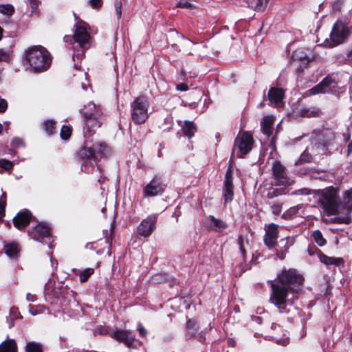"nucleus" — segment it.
I'll return each instance as SVG.
<instances>
[{"mask_svg": "<svg viewBox=\"0 0 352 352\" xmlns=\"http://www.w3.org/2000/svg\"><path fill=\"white\" fill-rule=\"evenodd\" d=\"M184 134L188 138L194 136L197 127V125L192 121L185 120L184 124L181 125Z\"/></svg>", "mask_w": 352, "mask_h": 352, "instance_id": "nucleus-23", "label": "nucleus"}, {"mask_svg": "<svg viewBox=\"0 0 352 352\" xmlns=\"http://www.w3.org/2000/svg\"><path fill=\"white\" fill-rule=\"evenodd\" d=\"M165 189V185L162 182L161 179L155 176L143 189L144 197H155L162 195Z\"/></svg>", "mask_w": 352, "mask_h": 352, "instance_id": "nucleus-13", "label": "nucleus"}, {"mask_svg": "<svg viewBox=\"0 0 352 352\" xmlns=\"http://www.w3.org/2000/svg\"><path fill=\"white\" fill-rule=\"evenodd\" d=\"M271 208H272V213L276 215L279 214L280 212H281V206L278 204H273L271 206Z\"/></svg>", "mask_w": 352, "mask_h": 352, "instance_id": "nucleus-50", "label": "nucleus"}, {"mask_svg": "<svg viewBox=\"0 0 352 352\" xmlns=\"http://www.w3.org/2000/svg\"><path fill=\"white\" fill-rule=\"evenodd\" d=\"M4 252L9 257L15 258L19 253V248L16 243L11 242L4 245Z\"/></svg>", "mask_w": 352, "mask_h": 352, "instance_id": "nucleus-27", "label": "nucleus"}, {"mask_svg": "<svg viewBox=\"0 0 352 352\" xmlns=\"http://www.w3.org/2000/svg\"><path fill=\"white\" fill-rule=\"evenodd\" d=\"M137 330L139 332V334L141 337H145L146 335V329L142 325V324L138 323Z\"/></svg>", "mask_w": 352, "mask_h": 352, "instance_id": "nucleus-51", "label": "nucleus"}, {"mask_svg": "<svg viewBox=\"0 0 352 352\" xmlns=\"http://www.w3.org/2000/svg\"><path fill=\"white\" fill-rule=\"evenodd\" d=\"M115 14L117 19L119 20L122 16V2L120 0L115 1Z\"/></svg>", "mask_w": 352, "mask_h": 352, "instance_id": "nucleus-42", "label": "nucleus"}, {"mask_svg": "<svg viewBox=\"0 0 352 352\" xmlns=\"http://www.w3.org/2000/svg\"><path fill=\"white\" fill-rule=\"evenodd\" d=\"M80 112L84 117V131L91 132L101 126L102 111L100 106L89 102Z\"/></svg>", "mask_w": 352, "mask_h": 352, "instance_id": "nucleus-5", "label": "nucleus"}, {"mask_svg": "<svg viewBox=\"0 0 352 352\" xmlns=\"http://www.w3.org/2000/svg\"><path fill=\"white\" fill-rule=\"evenodd\" d=\"M14 12V7L10 4L0 5V12L3 14L11 16Z\"/></svg>", "mask_w": 352, "mask_h": 352, "instance_id": "nucleus-37", "label": "nucleus"}, {"mask_svg": "<svg viewBox=\"0 0 352 352\" xmlns=\"http://www.w3.org/2000/svg\"><path fill=\"white\" fill-rule=\"evenodd\" d=\"M253 138L251 134L243 132L241 135H237L234 142V151L238 150L237 157H243L248 154L252 148Z\"/></svg>", "mask_w": 352, "mask_h": 352, "instance_id": "nucleus-12", "label": "nucleus"}, {"mask_svg": "<svg viewBox=\"0 0 352 352\" xmlns=\"http://www.w3.org/2000/svg\"><path fill=\"white\" fill-rule=\"evenodd\" d=\"M320 143L323 146L330 144L336 138L335 133L329 129H324L317 135Z\"/></svg>", "mask_w": 352, "mask_h": 352, "instance_id": "nucleus-21", "label": "nucleus"}, {"mask_svg": "<svg viewBox=\"0 0 352 352\" xmlns=\"http://www.w3.org/2000/svg\"><path fill=\"white\" fill-rule=\"evenodd\" d=\"M350 85H349V91L351 92L352 90V80L349 79Z\"/></svg>", "mask_w": 352, "mask_h": 352, "instance_id": "nucleus-64", "label": "nucleus"}, {"mask_svg": "<svg viewBox=\"0 0 352 352\" xmlns=\"http://www.w3.org/2000/svg\"><path fill=\"white\" fill-rule=\"evenodd\" d=\"M314 241L319 245L323 246L326 244L327 241L323 237L322 232L319 230H316L313 232L311 234Z\"/></svg>", "mask_w": 352, "mask_h": 352, "instance_id": "nucleus-32", "label": "nucleus"}, {"mask_svg": "<svg viewBox=\"0 0 352 352\" xmlns=\"http://www.w3.org/2000/svg\"><path fill=\"white\" fill-rule=\"evenodd\" d=\"M90 6L94 9H99L102 5V0H89Z\"/></svg>", "mask_w": 352, "mask_h": 352, "instance_id": "nucleus-47", "label": "nucleus"}, {"mask_svg": "<svg viewBox=\"0 0 352 352\" xmlns=\"http://www.w3.org/2000/svg\"><path fill=\"white\" fill-rule=\"evenodd\" d=\"M303 282V277L296 270H283L272 283L270 302L276 307L280 313L286 312L289 293H296Z\"/></svg>", "mask_w": 352, "mask_h": 352, "instance_id": "nucleus-1", "label": "nucleus"}, {"mask_svg": "<svg viewBox=\"0 0 352 352\" xmlns=\"http://www.w3.org/2000/svg\"><path fill=\"white\" fill-rule=\"evenodd\" d=\"M9 154H10L12 156H14L16 153L12 149H10Z\"/></svg>", "mask_w": 352, "mask_h": 352, "instance_id": "nucleus-63", "label": "nucleus"}, {"mask_svg": "<svg viewBox=\"0 0 352 352\" xmlns=\"http://www.w3.org/2000/svg\"><path fill=\"white\" fill-rule=\"evenodd\" d=\"M73 37L74 40L72 47L74 52L73 58L75 61V58L79 60L84 56L85 50L87 49V45L90 39V35L85 27L77 25Z\"/></svg>", "mask_w": 352, "mask_h": 352, "instance_id": "nucleus-8", "label": "nucleus"}, {"mask_svg": "<svg viewBox=\"0 0 352 352\" xmlns=\"http://www.w3.org/2000/svg\"><path fill=\"white\" fill-rule=\"evenodd\" d=\"M28 1L33 10L37 9L38 6V1L37 0H28Z\"/></svg>", "mask_w": 352, "mask_h": 352, "instance_id": "nucleus-53", "label": "nucleus"}, {"mask_svg": "<svg viewBox=\"0 0 352 352\" xmlns=\"http://www.w3.org/2000/svg\"><path fill=\"white\" fill-rule=\"evenodd\" d=\"M318 258L321 263L326 265H334L339 266L343 261L341 258L330 257L324 254L320 251L318 253Z\"/></svg>", "mask_w": 352, "mask_h": 352, "instance_id": "nucleus-25", "label": "nucleus"}, {"mask_svg": "<svg viewBox=\"0 0 352 352\" xmlns=\"http://www.w3.org/2000/svg\"><path fill=\"white\" fill-rule=\"evenodd\" d=\"M110 337L119 342H122L128 348H138L141 342L135 338L134 333L129 330L116 329L109 333Z\"/></svg>", "mask_w": 352, "mask_h": 352, "instance_id": "nucleus-11", "label": "nucleus"}, {"mask_svg": "<svg viewBox=\"0 0 352 352\" xmlns=\"http://www.w3.org/2000/svg\"><path fill=\"white\" fill-rule=\"evenodd\" d=\"M196 327H197V324L195 322H194L191 320H188L187 322L186 329H187L188 333L190 337H195V333L191 331V329H195Z\"/></svg>", "mask_w": 352, "mask_h": 352, "instance_id": "nucleus-44", "label": "nucleus"}, {"mask_svg": "<svg viewBox=\"0 0 352 352\" xmlns=\"http://www.w3.org/2000/svg\"><path fill=\"white\" fill-rule=\"evenodd\" d=\"M25 352H43V346L38 342H29L26 344Z\"/></svg>", "mask_w": 352, "mask_h": 352, "instance_id": "nucleus-29", "label": "nucleus"}, {"mask_svg": "<svg viewBox=\"0 0 352 352\" xmlns=\"http://www.w3.org/2000/svg\"><path fill=\"white\" fill-rule=\"evenodd\" d=\"M274 196H276V195H274V193L272 192H268L267 195V198L269 199H272L274 197Z\"/></svg>", "mask_w": 352, "mask_h": 352, "instance_id": "nucleus-60", "label": "nucleus"}, {"mask_svg": "<svg viewBox=\"0 0 352 352\" xmlns=\"http://www.w3.org/2000/svg\"><path fill=\"white\" fill-rule=\"evenodd\" d=\"M318 202L327 216L336 215L341 223L349 224L352 213V188L344 191L342 200H339L338 190L327 188L318 194Z\"/></svg>", "mask_w": 352, "mask_h": 352, "instance_id": "nucleus-2", "label": "nucleus"}, {"mask_svg": "<svg viewBox=\"0 0 352 352\" xmlns=\"http://www.w3.org/2000/svg\"><path fill=\"white\" fill-rule=\"evenodd\" d=\"M288 212H289L290 214H294L296 212V209L292 208H290L288 211Z\"/></svg>", "mask_w": 352, "mask_h": 352, "instance_id": "nucleus-61", "label": "nucleus"}, {"mask_svg": "<svg viewBox=\"0 0 352 352\" xmlns=\"http://www.w3.org/2000/svg\"><path fill=\"white\" fill-rule=\"evenodd\" d=\"M312 190L308 188H301L296 190L294 194V195H310L311 194Z\"/></svg>", "mask_w": 352, "mask_h": 352, "instance_id": "nucleus-49", "label": "nucleus"}, {"mask_svg": "<svg viewBox=\"0 0 352 352\" xmlns=\"http://www.w3.org/2000/svg\"><path fill=\"white\" fill-rule=\"evenodd\" d=\"M223 195L225 203L231 202L233 199L232 170L230 167L227 169L225 175Z\"/></svg>", "mask_w": 352, "mask_h": 352, "instance_id": "nucleus-16", "label": "nucleus"}, {"mask_svg": "<svg viewBox=\"0 0 352 352\" xmlns=\"http://www.w3.org/2000/svg\"><path fill=\"white\" fill-rule=\"evenodd\" d=\"M311 160V156L310 154L307 152V151H305L299 157V158L296 160L295 165L298 166L302 163L309 162Z\"/></svg>", "mask_w": 352, "mask_h": 352, "instance_id": "nucleus-36", "label": "nucleus"}, {"mask_svg": "<svg viewBox=\"0 0 352 352\" xmlns=\"http://www.w3.org/2000/svg\"><path fill=\"white\" fill-rule=\"evenodd\" d=\"M85 144L86 146L78 151V158L82 163V170L91 173L94 170L98 156L106 157L111 153V149L105 143L96 142L89 147L86 141Z\"/></svg>", "mask_w": 352, "mask_h": 352, "instance_id": "nucleus-3", "label": "nucleus"}, {"mask_svg": "<svg viewBox=\"0 0 352 352\" xmlns=\"http://www.w3.org/2000/svg\"><path fill=\"white\" fill-rule=\"evenodd\" d=\"M6 206V195L3 192L0 197V221L5 215V208Z\"/></svg>", "mask_w": 352, "mask_h": 352, "instance_id": "nucleus-39", "label": "nucleus"}, {"mask_svg": "<svg viewBox=\"0 0 352 352\" xmlns=\"http://www.w3.org/2000/svg\"><path fill=\"white\" fill-rule=\"evenodd\" d=\"M272 171L278 184L286 185L288 183L285 167L279 162H275L274 163Z\"/></svg>", "mask_w": 352, "mask_h": 352, "instance_id": "nucleus-19", "label": "nucleus"}, {"mask_svg": "<svg viewBox=\"0 0 352 352\" xmlns=\"http://www.w3.org/2000/svg\"><path fill=\"white\" fill-rule=\"evenodd\" d=\"M271 327L272 329H274V330H276L277 329H280V326L277 324H272Z\"/></svg>", "mask_w": 352, "mask_h": 352, "instance_id": "nucleus-59", "label": "nucleus"}, {"mask_svg": "<svg viewBox=\"0 0 352 352\" xmlns=\"http://www.w3.org/2000/svg\"><path fill=\"white\" fill-rule=\"evenodd\" d=\"M25 60L34 72L46 71L52 63L50 52L42 46H33L25 52Z\"/></svg>", "mask_w": 352, "mask_h": 352, "instance_id": "nucleus-4", "label": "nucleus"}, {"mask_svg": "<svg viewBox=\"0 0 352 352\" xmlns=\"http://www.w3.org/2000/svg\"><path fill=\"white\" fill-rule=\"evenodd\" d=\"M30 237L41 243H48L49 248H52L50 228L45 224L36 221V225L30 227L28 230Z\"/></svg>", "mask_w": 352, "mask_h": 352, "instance_id": "nucleus-10", "label": "nucleus"}, {"mask_svg": "<svg viewBox=\"0 0 352 352\" xmlns=\"http://www.w3.org/2000/svg\"><path fill=\"white\" fill-rule=\"evenodd\" d=\"M348 153H352V141L348 145Z\"/></svg>", "mask_w": 352, "mask_h": 352, "instance_id": "nucleus-58", "label": "nucleus"}, {"mask_svg": "<svg viewBox=\"0 0 352 352\" xmlns=\"http://www.w3.org/2000/svg\"><path fill=\"white\" fill-rule=\"evenodd\" d=\"M72 133V129L67 126H63L60 131V138L64 140H68Z\"/></svg>", "mask_w": 352, "mask_h": 352, "instance_id": "nucleus-40", "label": "nucleus"}, {"mask_svg": "<svg viewBox=\"0 0 352 352\" xmlns=\"http://www.w3.org/2000/svg\"><path fill=\"white\" fill-rule=\"evenodd\" d=\"M11 146L14 148H21L24 146V142L21 138H15L11 142Z\"/></svg>", "mask_w": 352, "mask_h": 352, "instance_id": "nucleus-43", "label": "nucleus"}, {"mask_svg": "<svg viewBox=\"0 0 352 352\" xmlns=\"http://www.w3.org/2000/svg\"><path fill=\"white\" fill-rule=\"evenodd\" d=\"M351 34L349 25L342 21L338 20L333 25L330 33V43L325 41L327 45L332 47L344 43Z\"/></svg>", "mask_w": 352, "mask_h": 352, "instance_id": "nucleus-9", "label": "nucleus"}, {"mask_svg": "<svg viewBox=\"0 0 352 352\" xmlns=\"http://www.w3.org/2000/svg\"><path fill=\"white\" fill-rule=\"evenodd\" d=\"M210 228L216 232H222L228 228V225L221 219L215 218L214 216L209 217Z\"/></svg>", "mask_w": 352, "mask_h": 352, "instance_id": "nucleus-24", "label": "nucleus"}, {"mask_svg": "<svg viewBox=\"0 0 352 352\" xmlns=\"http://www.w3.org/2000/svg\"><path fill=\"white\" fill-rule=\"evenodd\" d=\"M176 89L180 91H186L188 90V87L185 83H179L176 86Z\"/></svg>", "mask_w": 352, "mask_h": 352, "instance_id": "nucleus-52", "label": "nucleus"}, {"mask_svg": "<svg viewBox=\"0 0 352 352\" xmlns=\"http://www.w3.org/2000/svg\"><path fill=\"white\" fill-rule=\"evenodd\" d=\"M346 91V87L338 86V82L334 75L326 76L320 83L309 89L311 95L318 94H331L337 96Z\"/></svg>", "mask_w": 352, "mask_h": 352, "instance_id": "nucleus-7", "label": "nucleus"}, {"mask_svg": "<svg viewBox=\"0 0 352 352\" xmlns=\"http://www.w3.org/2000/svg\"><path fill=\"white\" fill-rule=\"evenodd\" d=\"M26 298L28 301H34L35 296L34 295H32L31 294L28 293L26 295Z\"/></svg>", "mask_w": 352, "mask_h": 352, "instance_id": "nucleus-55", "label": "nucleus"}, {"mask_svg": "<svg viewBox=\"0 0 352 352\" xmlns=\"http://www.w3.org/2000/svg\"><path fill=\"white\" fill-rule=\"evenodd\" d=\"M268 0H246L248 7L258 11H263L267 6Z\"/></svg>", "mask_w": 352, "mask_h": 352, "instance_id": "nucleus-26", "label": "nucleus"}, {"mask_svg": "<svg viewBox=\"0 0 352 352\" xmlns=\"http://www.w3.org/2000/svg\"><path fill=\"white\" fill-rule=\"evenodd\" d=\"M18 318L17 311L12 308L10 311V315L7 317V322L9 328H12L14 325V320Z\"/></svg>", "mask_w": 352, "mask_h": 352, "instance_id": "nucleus-35", "label": "nucleus"}, {"mask_svg": "<svg viewBox=\"0 0 352 352\" xmlns=\"http://www.w3.org/2000/svg\"><path fill=\"white\" fill-rule=\"evenodd\" d=\"M284 94V90L282 88L273 87L269 90L267 97L271 103L280 106Z\"/></svg>", "mask_w": 352, "mask_h": 352, "instance_id": "nucleus-20", "label": "nucleus"}, {"mask_svg": "<svg viewBox=\"0 0 352 352\" xmlns=\"http://www.w3.org/2000/svg\"><path fill=\"white\" fill-rule=\"evenodd\" d=\"M277 343L281 345H286L288 343L287 339L278 340Z\"/></svg>", "mask_w": 352, "mask_h": 352, "instance_id": "nucleus-56", "label": "nucleus"}, {"mask_svg": "<svg viewBox=\"0 0 352 352\" xmlns=\"http://www.w3.org/2000/svg\"><path fill=\"white\" fill-rule=\"evenodd\" d=\"M17 346L14 340L3 341L0 344V352H16Z\"/></svg>", "mask_w": 352, "mask_h": 352, "instance_id": "nucleus-28", "label": "nucleus"}, {"mask_svg": "<svg viewBox=\"0 0 352 352\" xmlns=\"http://www.w3.org/2000/svg\"><path fill=\"white\" fill-rule=\"evenodd\" d=\"M191 6V3L188 0H180L176 5L177 8H189Z\"/></svg>", "mask_w": 352, "mask_h": 352, "instance_id": "nucleus-45", "label": "nucleus"}, {"mask_svg": "<svg viewBox=\"0 0 352 352\" xmlns=\"http://www.w3.org/2000/svg\"><path fill=\"white\" fill-rule=\"evenodd\" d=\"M29 308L30 312L32 316H35L38 314L37 311L34 310V307L31 305H29Z\"/></svg>", "mask_w": 352, "mask_h": 352, "instance_id": "nucleus-57", "label": "nucleus"}, {"mask_svg": "<svg viewBox=\"0 0 352 352\" xmlns=\"http://www.w3.org/2000/svg\"><path fill=\"white\" fill-rule=\"evenodd\" d=\"M0 168L10 171L13 168V162L6 159H0Z\"/></svg>", "mask_w": 352, "mask_h": 352, "instance_id": "nucleus-41", "label": "nucleus"}, {"mask_svg": "<svg viewBox=\"0 0 352 352\" xmlns=\"http://www.w3.org/2000/svg\"><path fill=\"white\" fill-rule=\"evenodd\" d=\"M150 103L147 97L140 96L131 103V119L135 124H142L149 117Z\"/></svg>", "mask_w": 352, "mask_h": 352, "instance_id": "nucleus-6", "label": "nucleus"}, {"mask_svg": "<svg viewBox=\"0 0 352 352\" xmlns=\"http://www.w3.org/2000/svg\"><path fill=\"white\" fill-rule=\"evenodd\" d=\"M319 110L316 108H303L300 110V116L302 117L311 118L319 115Z\"/></svg>", "mask_w": 352, "mask_h": 352, "instance_id": "nucleus-31", "label": "nucleus"}, {"mask_svg": "<svg viewBox=\"0 0 352 352\" xmlns=\"http://www.w3.org/2000/svg\"><path fill=\"white\" fill-rule=\"evenodd\" d=\"M237 244L239 247V251L241 254L242 259L243 261H245L246 258V250L245 247V241L243 236L242 235H239L237 239Z\"/></svg>", "mask_w": 352, "mask_h": 352, "instance_id": "nucleus-34", "label": "nucleus"}, {"mask_svg": "<svg viewBox=\"0 0 352 352\" xmlns=\"http://www.w3.org/2000/svg\"><path fill=\"white\" fill-rule=\"evenodd\" d=\"M278 237V226L275 223L266 225L265 233L263 236L265 245L270 249L273 248L277 242Z\"/></svg>", "mask_w": 352, "mask_h": 352, "instance_id": "nucleus-15", "label": "nucleus"}, {"mask_svg": "<svg viewBox=\"0 0 352 352\" xmlns=\"http://www.w3.org/2000/svg\"><path fill=\"white\" fill-rule=\"evenodd\" d=\"M294 236H287L280 239L276 243V255L278 258L283 260L289 252V249L294 244Z\"/></svg>", "mask_w": 352, "mask_h": 352, "instance_id": "nucleus-17", "label": "nucleus"}, {"mask_svg": "<svg viewBox=\"0 0 352 352\" xmlns=\"http://www.w3.org/2000/svg\"><path fill=\"white\" fill-rule=\"evenodd\" d=\"M8 108V102L5 99L0 98V113H4Z\"/></svg>", "mask_w": 352, "mask_h": 352, "instance_id": "nucleus-48", "label": "nucleus"}, {"mask_svg": "<svg viewBox=\"0 0 352 352\" xmlns=\"http://www.w3.org/2000/svg\"><path fill=\"white\" fill-rule=\"evenodd\" d=\"M50 261H51V265H52V268L54 270H56L57 268V265H58L57 261L52 259V257L50 258Z\"/></svg>", "mask_w": 352, "mask_h": 352, "instance_id": "nucleus-54", "label": "nucleus"}, {"mask_svg": "<svg viewBox=\"0 0 352 352\" xmlns=\"http://www.w3.org/2000/svg\"><path fill=\"white\" fill-rule=\"evenodd\" d=\"M12 56V50L10 48L6 50L0 48V62L10 63Z\"/></svg>", "mask_w": 352, "mask_h": 352, "instance_id": "nucleus-30", "label": "nucleus"}, {"mask_svg": "<svg viewBox=\"0 0 352 352\" xmlns=\"http://www.w3.org/2000/svg\"><path fill=\"white\" fill-rule=\"evenodd\" d=\"M157 219V214L148 215L146 219H143L137 228L138 234L144 237L149 236L155 229Z\"/></svg>", "mask_w": 352, "mask_h": 352, "instance_id": "nucleus-14", "label": "nucleus"}, {"mask_svg": "<svg viewBox=\"0 0 352 352\" xmlns=\"http://www.w3.org/2000/svg\"><path fill=\"white\" fill-rule=\"evenodd\" d=\"M32 221V215L28 210L19 212L13 219L14 226L19 230H23Z\"/></svg>", "mask_w": 352, "mask_h": 352, "instance_id": "nucleus-18", "label": "nucleus"}, {"mask_svg": "<svg viewBox=\"0 0 352 352\" xmlns=\"http://www.w3.org/2000/svg\"><path fill=\"white\" fill-rule=\"evenodd\" d=\"M55 122L53 120H46L43 122V127L45 132L48 135H52L54 133Z\"/></svg>", "mask_w": 352, "mask_h": 352, "instance_id": "nucleus-38", "label": "nucleus"}, {"mask_svg": "<svg viewBox=\"0 0 352 352\" xmlns=\"http://www.w3.org/2000/svg\"><path fill=\"white\" fill-rule=\"evenodd\" d=\"M161 276V275H157V276H155V277H153V280H154L155 282H159V281H160V280H159L158 277H159V276Z\"/></svg>", "mask_w": 352, "mask_h": 352, "instance_id": "nucleus-62", "label": "nucleus"}, {"mask_svg": "<svg viewBox=\"0 0 352 352\" xmlns=\"http://www.w3.org/2000/svg\"><path fill=\"white\" fill-rule=\"evenodd\" d=\"M94 270L93 268H86L81 271L79 274L80 281L81 283H85L89 278L94 274Z\"/></svg>", "mask_w": 352, "mask_h": 352, "instance_id": "nucleus-33", "label": "nucleus"}, {"mask_svg": "<svg viewBox=\"0 0 352 352\" xmlns=\"http://www.w3.org/2000/svg\"><path fill=\"white\" fill-rule=\"evenodd\" d=\"M274 122V118L270 116H265L261 122V130L268 138L272 134Z\"/></svg>", "mask_w": 352, "mask_h": 352, "instance_id": "nucleus-22", "label": "nucleus"}, {"mask_svg": "<svg viewBox=\"0 0 352 352\" xmlns=\"http://www.w3.org/2000/svg\"><path fill=\"white\" fill-rule=\"evenodd\" d=\"M345 0H334L333 8L334 10L340 11Z\"/></svg>", "mask_w": 352, "mask_h": 352, "instance_id": "nucleus-46", "label": "nucleus"}]
</instances>
